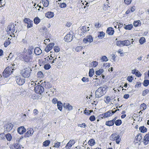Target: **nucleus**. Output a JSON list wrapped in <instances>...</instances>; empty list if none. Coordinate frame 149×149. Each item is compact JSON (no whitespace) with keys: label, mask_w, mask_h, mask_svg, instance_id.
Listing matches in <instances>:
<instances>
[{"label":"nucleus","mask_w":149,"mask_h":149,"mask_svg":"<svg viewBox=\"0 0 149 149\" xmlns=\"http://www.w3.org/2000/svg\"><path fill=\"white\" fill-rule=\"evenodd\" d=\"M60 145V142H57L55 144L54 147H55L58 148Z\"/></svg>","instance_id":"62"},{"label":"nucleus","mask_w":149,"mask_h":149,"mask_svg":"<svg viewBox=\"0 0 149 149\" xmlns=\"http://www.w3.org/2000/svg\"><path fill=\"white\" fill-rule=\"evenodd\" d=\"M23 59L25 62L30 64H31L34 61L32 56H29L26 54H25L23 56Z\"/></svg>","instance_id":"6"},{"label":"nucleus","mask_w":149,"mask_h":149,"mask_svg":"<svg viewBox=\"0 0 149 149\" xmlns=\"http://www.w3.org/2000/svg\"><path fill=\"white\" fill-rule=\"evenodd\" d=\"M54 45V43H51L47 46V47L51 50L52 49Z\"/></svg>","instance_id":"37"},{"label":"nucleus","mask_w":149,"mask_h":149,"mask_svg":"<svg viewBox=\"0 0 149 149\" xmlns=\"http://www.w3.org/2000/svg\"><path fill=\"white\" fill-rule=\"evenodd\" d=\"M116 43V45L118 46H127L130 45L131 44L130 41L128 40L118 41Z\"/></svg>","instance_id":"4"},{"label":"nucleus","mask_w":149,"mask_h":149,"mask_svg":"<svg viewBox=\"0 0 149 149\" xmlns=\"http://www.w3.org/2000/svg\"><path fill=\"white\" fill-rule=\"evenodd\" d=\"M13 127V125L11 123H7L4 126L5 131L9 132L12 129Z\"/></svg>","instance_id":"13"},{"label":"nucleus","mask_w":149,"mask_h":149,"mask_svg":"<svg viewBox=\"0 0 149 149\" xmlns=\"http://www.w3.org/2000/svg\"><path fill=\"white\" fill-rule=\"evenodd\" d=\"M143 143L145 145H147L149 142V133H148L144 137Z\"/></svg>","instance_id":"14"},{"label":"nucleus","mask_w":149,"mask_h":149,"mask_svg":"<svg viewBox=\"0 0 149 149\" xmlns=\"http://www.w3.org/2000/svg\"><path fill=\"white\" fill-rule=\"evenodd\" d=\"M57 106L58 109L60 111H61L62 109L63 104L60 101H58L57 102Z\"/></svg>","instance_id":"24"},{"label":"nucleus","mask_w":149,"mask_h":149,"mask_svg":"<svg viewBox=\"0 0 149 149\" xmlns=\"http://www.w3.org/2000/svg\"><path fill=\"white\" fill-rule=\"evenodd\" d=\"M106 32L109 35H112L113 34L114 31L113 28L111 27H109L107 28Z\"/></svg>","instance_id":"19"},{"label":"nucleus","mask_w":149,"mask_h":149,"mask_svg":"<svg viewBox=\"0 0 149 149\" xmlns=\"http://www.w3.org/2000/svg\"><path fill=\"white\" fill-rule=\"evenodd\" d=\"M101 60H102V61H108V59H107V57L105 56H102Z\"/></svg>","instance_id":"49"},{"label":"nucleus","mask_w":149,"mask_h":149,"mask_svg":"<svg viewBox=\"0 0 149 149\" xmlns=\"http://www.w3.org/2000/svg\"><path fill=\"white\" fill-rule=\"evenodd\" d=\"M149 84V80H146L144 81L143 85L145 86H147Z\"/></svg>","instance_id":"51"},{"label":"nucleus","mask_w":149,"mask_h":149,"mask_svg":"<svg viewBox=\"0 0 149 149\" xmlns=\"http://www.w3.org/2000/svg\"><path fill=\"white\" fill-rule=\"evenodd\" d=\"M135 10L134 8V7H131L130 9H128L126 12V14H128L131 13H132Z\"/></svg>","instance_id":"26"},{"label":"nucleus","mask_w":149,"mask_h":149,"mask_svg":"<svg viewBox=\"0 0 149 149\" xmlns=\"http://www.w3.org/2000/svg\"><path fill=\"white\" fill-rule=\"evenodd\" d=\"M113 100V99L111 98L109 96H107L106 97V99L105 100V102L107 104H109L110 102H111Z\"/></svg>","instance_id":"25"},{"label":"nucleus","mask_w":149,"mask_h":149,"mask_svg":"<svg viewBox=\"0 0 149 149\" xmlns=\"http://www.w3.org/2000/svg\"><path fill=\"white\" fill-rule=\"evenodd\" d=\"M140 21L139 20L134 22L133 24L134 26L137 27L141 25Z\"/></svg>","instance_id":"34"},{"label":"nucleus","mask_w":149,"mask_h":149,"mask_svg":"<svg viewBox=\"0 0 149 149\" xmlns=\"http://www.w3.org/2000/svg\"><path fill=\"white\" fill-rule=\"evenodd\" d=\"M5 137L6 138V139L7 140L9 141H10L12 138L11 134L9 133L5 135Z\"/></svg>","instance_id":"36"},{"label":"nucleus","mask_w":149,"mask_h":149,"mask_svg":"<svg viewBox=\"0 0 149 149\" xmlns=\"http://www.w3.org/2000/svg\"><path fill=\"white\" fill-rule=\"evenodd\" d=\"M95 26L96 28H99L101 26V25L99 22H96L95 23Z\"/></svg>","instance_id":"63"},{"label":"nucleus","mask_w":149,"mask_h":149,"mask_svg":"<svg viewBox=\"0 0 149 149\" xmlns=\"http://www.w3.org/2000/svg\"><path fill=\"white\" fill-rule=\"evenodd\" d=\"M54 51L56 52H58L60 51V48L58 46H56L54 48Z\"/></svg>","instance_id":"53"},{"label":"nucleus","mask_w":149,"mask_h":149,"mask_svg":"<svg viewBox=\"0 0 149 149\" xmlns=\"http://www.w3.org/2000/svg\"><path fill=\"white\" fill-rule=\"evenodd\" d=\"M94 74V70L93 69H90L89 72V76L92 77Z\"/></svg>","instance_id":"38"},{"label":"nucleus","mask_w":149,"mask_h":149,"mask_svg":"<svg viewBox=\"0 0 149 149\" xmlns=\"http://www.w3.org/2000/svg\"><path fill=\"white\" fill-rule=\"evenodd\" d=\"M14 70L12 67L8 66L4 70L3 72V76L5 77H7L11 74L13 72L12 70Z\"/></svg>","instance_id":"3"},{"label":"nucleus","mask_w":149,"mask_h":149,"mask_svg":"<svg viewBox=\"0 0 149 149\" xmlns=\"http://www.w3.org/2000/svg\"><path fill=\"white\" fill-rule=\"evenodd\" d=\"M83 49V47L82 46H78L76 47L75 50L77 52H79L81 50Z\"/></svg>","instance_id":"52"},{"label":"nucleus","mask_w":149,"mask_h":149,"mask_svg":"<svg viewBox=\"0 0 149 149\" xmlns=\"http://www.w3.org/2000/svg\"><path fill=\"white\" fill-rule=\"evenodd\" d=\"M149 91V90L148 89L145 90L143 92L142 95L143 96H145L148 93Z\"/></svg>","instance_id":"55"},{"label":"nucleus","mask_w":149,"mask_h":149,"mask_svg":"<svg viewBox=\"0 0 149 149\" xmlns=\"http://www.w3.org/2000/svg\"><path fill=\"white\" fill-rule=\"evenodd\" d=\"M110 139L113 141H116V142L117 144H119L121 139L120 136L118 134L116 133L111 135Z\"/></svg>","instance_id":"5"},{"label":"nucleus","mask_w":149,"mask_h":149,"mask_svg":"<svg viewBox=\"0 0 149 149\" xmlns=\"http://www.w3.org/2000/svg\"><path fill=\"white\" fill-rule=\"evenodd\" d=\"M88 143L91 146H93L95 144V141L93 139H91L88 141Z\"/></svg>","instance_id":"35"},{"label":"nucleus","mask_w":149,"mask_h":149,"mask_svg":"<svg viewBox=\"0 0 149 149\" xmlns=\"http://www.w3.org/2000/svg\"><path fill=\"white\" fill-rule=\"evenodd\" d=\"M50 143V141L49 140L45 141L43 143V146H48Z\"/></svg>","instance_id":"40"},{"label":"nucleus","mask_w":149,"mask_h":149,"mask_svg":"<svg viewBox=\"0 0 149 149\" xmlns=\"http://www.w3.org/2000/svg\"><path fill=\"white\" fill-rule=\"evenodd\" d=\"M63 107L69 111L73 109L72 106L68 103H64L63 104Z\"/></svg>","instance_id":"16"},{"label":"nucleus","mask_w":149,"mask_h":149,"mask_svg":"<svg viewBox=\"0 0 149 149\" xmlns=\"http://www.w3.org/2000/svg\"><path fill=\"white\" fill-rule=\"evenodd\" d=\"M32 21L31 20L27 24V26L28 28H30L32 26Z\"/></svg>","instance_id":"50"},{"label":"nucleus","mask_w":149,"mask_h":149,"mask_svg":"<svg viewBox=\"0 0 149 149\" xmlns=\"http://www.w3.org/2000/svg\"><path fill=\"white\" fill-rule=\"evenodd\" d=\"M81 80L84 83H86L89 81V79L88 78L83 77L81 79Z\"/></svg>","instance_id":"47"},{"label":"nucleus","mask_w":149,"mask_h":149,"mask_svg":"<svg viewBox=\"0 0 149 149\" xmlns=\"http://www.w3.org/2000/svg\"><path fill=\"white\" fill-rule=\"evenodd\" d=\"M5 135L4 133H2L0 134V140H5Z\"/></svg>","instance_id":"42"},{"label":"nucleus","mask_w":149,"mask_h":149,"mask_svg":"<svg viewBox=\"0 0 149 149\" xmlns=\"http://www.w3.org/2000/svg\"><path fill=\"white\" fill-rule=\"evenodd\" d=\"M98 63L97 61H94L91 63V65L94 67H95L98 65Z\"/></svg>","instance_id":"41"},{"label":"nucleus","mask_w":149,"mask_h":149,"mask_svg":"<svg viewBox=\"0 0 149 149\" xmlns=\"http://www.w3.org/2000/svg\"><path fill=\"white\" fill-rule=\"evenodd\" d=\"M79 10H82L83 8H85L86 7L85 6H84V3H80L79 4Z\"/></svg>","instance_id":"32"},{"label":"nucleus","mask_w":149,"mask_h":149,"mask_svg":"<svg viewBox=\"0 0 149 149\" xmlns=\"http://www.w3.org/2000/svg\"><path fill=\"white\" fill-rule=\"evenodd\" d=\"M31 71V70L29 67L24 68L21 72L22 77L24 78L29 77L30 76Z\"/></svg>","instance_id":"2"},{"label":"nucleus","mask_w":149,"mask_h":149,"mask_svg":"<svg viewBox=\"0 0 149 149\" xmlns=\"http://www.w3.org/2000/svg\"><path fill=\"white\" fill-rule=\"evenodd\" d=\"M14 147L15 149H21L20 146L18 143L15 144L14 145Z\"/></svg>","instance_id":"45"},{"label":"nucleus","mask_w":149,"mask_h":149,"mask_svg":"<svg viewBox=\"0 0 149 149\" xmlns=\"http://www.w3.org/2000/svg\"><path fill=\"white\" fill-rule=\"evenodd\" d=\"M106 88L101 87L98 88L95 92L96 97L99 98L103 95L106 93Z\"/></svg>","instance_id":"1"},{"label":"nucleus","mask_w":149,"mask_h":149,"mask_svg":"<svg viewBox=\"0 0 149 149\" xmlns=\"http://www.w3.org/2000/svg\"><path fill=\"white\" fill-rule=\"evenodd\" d=\"M140 43L141 44H143L146 41L144 37H142L141 38V39L139 40Z\"/></svg>","instance_id":"44"},{"label":"nucleus","mask_w":149,"mask_h":149,"mask_svg":"<svg viewBox=\"0 0 149 149\" xmlns=\"http://www.w3.org/2000/svg\"><path fill=\"white\" fill-rule=\"evenodd\" d=\"M133 27V25L132 24L126 25L124 29L126 30H130Z\"/></svg>","instance_id":"27"},{"label":"nucleus","mask_w":149,"mask_h":149,"mask_svg":"<svg viewBox=\"0 0 149 149\" xmlns=\"http://www.w3.org/2000/svg\"><path fill=\"white\" fill-rule=\"evenodd\" d=\"M139 130L141 132L144 133L147 132V129L144 126H141L139 127Z\"/></svg>","instance_id":"23"},{"label":"nucleus","mask_w":149,"mask_h":149,"mask_svg":"<svg viewBox=\"0 0 149 149\" xmlns=\"http://www.w3.org/2000/svg\"><path fill=\"white\" fill-rule=\"evenodd\" d=\"M121 123L122 121L120 120H117L115 122V124L117 126L120 125L121 124Z\"/></svg>","instance_id":"46"},{"label":"nucleus","mask_w":149,"mask_h":149,"mask_svg":"<svg viewBox=\"0 0 149 149\" xmlns=\"http://www.w3.org/2000/svg\"><path fill=\"white\" fill-rule=\"evenodd\" d=\"M93 40V38L91 35H88L84 38L83 41L85 43H87L88 42L89 43L92 42Z\"/></svg>","instance_id":"9"},{"label":"nucleus","mask_w":149,"mask_h":149,"mask_svg":"<svg viewBox=\"0 0 149 149\" xmlns=\"http://www.w3.org/2000/svg\"><path fill=\"white\" fill-rule=\"evenodd\" d=\"M133 78L132 76H129L127 78V80L130 82H132Z\"/></svg>","instance_id":"58"},{"label":"nucleus","mask_w":149,"mask_h":149,"mask_svg":"<svg viewBox=\"0 0 149 149\" xmlns=\"http://www.w3.org/2000/svg\"><path fill=\"white\" fill-rule=\"evenodd\" d=\"M104 72L103 69H99L97 71L95 72V74L97 75H100L101 74Z\"/></svg>","instance_id":"30"},{"label":"nucleus","mask_w":149,"mask_h":149,"mask_svg":"<svg viewBox=\"0 0 149 149\" xmlns=\"http://www.w3.org/2000/svg\"><path fill=\"white\" fill-rule=\"evenodd\" d=\"M72 35L70 34H67L65 37V41L67 42H70L72 39Z\"/></svg>","instance_id":"15"},{"label":"nucleus","mask_w":149,"mask_h":149,"mask_svg":"<svg viewBox=\"0 0 149 149\" xmlns=\"http://www.w3.org/2000/svg\"><path fill=\"white\" fill-rule=\"evenodd\" d=\"M42 52V50L38 47L34 49V53L37 55L40 54Z\"/></svg>","instance_id":"20"},{"label":"nucleus","mask_w":149,"mask_h":149,"mask_svg":"<svg viewBox=\"0 0 149 149\" xmlns=\"http://www.w3.org/2000/svg\"><path fill=\"white\" fill-rule=\"evenodd\" d=\"M114 122L112 121V120H110L108 121H107L106 122L105 125H107L109 126H111L114 125Z\"/></svg>","instance_id":"31"},{"label":"nucleus","mask_w":149,"mask_h":149,"mask_svg":"<svg viewBox=\"0 0 149 149\" xmlns=\"http://www.w3.org/2000/svg\"><path fill=\"white\" fill-rule=\"evenodd\" d=\"M105 35V33L103 32H99V34L98 35V37L99 38H103L104 37Z\"/></svg>","instance_id":"33"},{"label":"nucleus","mask_w":149,"mask_h":149,"mask_svg":"<svg viewBox=\"0 0 149 149\" xmlns=\"http://www.w3.org/2000/svg\"><path fill=\"white\" fill-rule=\"evenodd\" d=\"M132 1V0H124V2L125 4L128 5L130 4Z\"/></svg>","instance_id":"59"},{"label":"nucleus","mask_w":149,"mask_h":149,"mask_svg":"<svg viewBox=\"0 0 149 149\" xmlns=\"http://www.w3.org/2000/svg\"><path fill=\"white\" fill-rule=\"evenodd\" d=\"M77 125L78 127L83 128H85L86 126V125L85 123H83L81 124H78Z\"/></svg>","instance_id":"56"},{"label":"nucleus","mask_w":149,"mask_h":149,"mask_svg":"<svg viewBox=\"0 0 149 149\" xmlns=\"http://www.w3.org/2000/svg\"><path fill=\"white\" fill-rule=\"evenodd\" d=\"M16 81L19 85H23L25 81V78L22 77H16Z\"/></svg>","instance_id":"8"},{"label":"nucleus","mask_w":149,"mask_h":149,"mask_svg":"<svg viewBox=\"0 0 149 149\" xmlns=\"http://www.w3.org/2000/svg\"><path fill=\"white\" fill-rule=\"evenodd\" d=\"M17 131L19 134H22L25 132L26 129L24 126H21L18 128Z\"/></svg>","instance_id":"18"},{"label":"nucleus","mask_w":149,"mask_h":149,"mask_svg":"<svg viewBox=\"0 0 149 149\" xmlns=\"http://www.w3.org/2000/svg\"><path fill=\"white\" fill-rule=\"evenodd\" d=\"M33 48L32 47H29L28 49L27 55L29 56H32L31 55L33 54Z\"/></svg>","instance_id":"22"},{"label":"nucleus","mask_w":149,"mask_h":149,"mask_svg":"<svg viewBox=\"0 0 149 149\" xmlns=\"http://www.w3.org/2000/svg\"><path fill=\"white\" fill-rule=\"evenodd\" d=\"M137 141H139L141 139V136L140 134H138L136 137Z\"/></svg>","instance_id":"57"},{"label":"nucleus","mask_w":149,"mask_h":149,"mask_svg":"<svg viewBox=\"0 0 149 149\" xmlns=\"http://www.w3.org/2000/svg\"><path fill=\"white\" fill-rule=\"evenodd\" d=\"M75 143L74 141V140H70L69 142L67 143L65 146L66 149H70L72 147V145Z\"/></svg>","instance_id":"17"},{"label":"nucleus","mask_w":149,"mask_h":149,"mask_svg":"<svg viewBox=\"0 0 149 149\" xmlns=\"http://www.w3.org/2000/svg\"><path fill=\"white\" fill-rule=\"evenodd\" d=\"M42 3L44 6L47 7L49 5V1L48 0H43L42 1Z\"/></svg>","instance_id":"28"},{"label":"nucleus","mask_w":149,"mask_h":149,"mask_svg":"<svg viewBox=\"0 0 149 149\" xmlns=\"http://www.w3.org/2000/svg\"><path fill=\"white\" fill-rule=\"evenodd\" d=\"M40 21V19L38 17H35L34 19V23L36 24H38Z\"/></svg>","instance_id":"39"},{"label":"nucleus","mask_w":149,"mask_h":149,"mask_svg":"<svg viewBox=\"0 0 149 149\" xmlns=\"http://www.w3.org/2000/svg\"><path fill=\"white\" fill-rule=\"evenodd\" d=\"M117 110H116L115 111H112V110L109 111H107V112L102 114V116L104 118H107L109 116H111L113 114L115 113Z\"/></svg>","instance_id":"11"},{"label":"nucleus","mask_w":149,"mask_h":149,"mask_svg":"<svg viewBox=\"0 0 149 149\" xmlns=\"http://www.w3.org/2000/svg\"><path fill=\"white\" fill-rule=\"evenodd\" d=\"M66 5L65 3H62L60 4V7L61 8H63L66 7Z\"/></svg>","instance_id":"61"},{"label":"nucleus","mask_w":149,"mask_h":149,"mask_svg":"<svg viewBox=\"0 0 149 149\" xmlns=\"http://www.w3.org/2000/svg\"><path fill=\"white\" fill-rule=\"evenodd\" d=\"M9 38L6 40L4 43V45L5 47H7L10 43V42L9 40Z\"/></svg>","instance_id":"29"},{"label":"nucleus","mask_w":149,"mask_h":149,"mask_svg":"<svg viewBox=\"0 0 149 149\" xmlns=\"http://www.w3.org/2000/svg\"><path fill=\"white\" fill-rule=\"evenodd\" d=\"M30 85H31L32 87H34L36 85V83L34 81H32L31 82Z\"/></svg>","instance_id":"64"},{"label":"nucleus","mask_w":149,"mask_h":149,"mask_svg":"<svg viewBox=\"0 0 149 149\" xmlns=\"http://www.w3.org/2000/svg\"><path fill=\"white\" fill-rule=\"evenodd\" d=\"M140 108L141 109H143V110H145L146 108V105L144 103L141 104L140 105Z\"/></svg>","instance_id":"43"},{"label":"nucleus","mask_w":149,"mask_h":149,"mask_svg":"<svg viewBox=\"0 0 149 149\" xmlns=\"http://www.w3.org/2000/svg\"><path fill=\"white\" fill-rule=\"evenodd\" d=\"M27 130L25 134V136L28 137L31 136L34 132L33 129L30 128L27 129Z\"/></svg>","instance_id":"12"},{"label":"nucleus","mask_w":149,"mask_h":149,"mask_svg":"<svg viewBox=\"0 0 149 149\" xmlns=\"http://www.w3.org/2000/svg\"><path fill=\"white\" fill-rule=\"evenodd\" d=\"M6 31L9 32V33H11L12 34H14L13 33L15 31L14 24H12L9 25L6 29Z\"/></svg>","instance_id":"10"},{"label":"nucleus","mask_w":149,"mask_h":149,"mask_svg":"<svg viewBox=\"0 0 149 149\" xmlns=\"http://www.w3.org/2000/svg\"><path fill=\"white\" fill-rule=\"evenodd\" d=\"M35 92L38 94H41L44 91V88L40 85L36 86L34 87Z\"/></svg>","instance_id":"7"},{"label":"nucleus","mask_w":149,"mask_h":149,"mask_svg":"<svg viewBox=\"0 0 149 149\" xmlns=\"http://www.w3.org/2000/svg\"><path fill=\"white\" fill-rule=\"evenodd\" d=\"M89 119L91 121H94L95 120V118L94 116H91L89 118Z\"/></svg>","instance_id":"60"},{"label":"nucleus","mask_w":149,"mask_h":149,"mask_svg":"<svg viewBox=\"0 0 149 149\" xmlns=\"http://www.w3.org/2000/svg\"><path fill=\"white\" fill-rule=\"evenodd\" d=\"M45 16L48 18H51L54 17V14L53 12H48L46 13Z\"/></svg>","instance_id":"21"},{"label":"nucleus","mask_w":149,"mask_h":149,"mask_svg":"<svg viewBox=\"0 0 149 149\" xmlns=\"http://www.w3.org/2000/svg\"><path fill=\"white\" fill-rule=\"evenodd\" d=\"M51 66L50 64H47L44 65V67L45 70H48L51 68Z\"/></svg>","instance_id":"48"},{"label":"nucleus","mask_w":149,"mask_h":149,"mask_svg":"<svg viewBox=\"0 0 149 149\" xmlns=\"http://www.w3.org/2000/svg\"><path fill=\"white\" fill-rule=\"evenodd\" d=\"M45 87L47 89H50L52 87V85L51 84L47 82L45 84Z\"/></svg>","instance_id":"54"}]
</instances>
